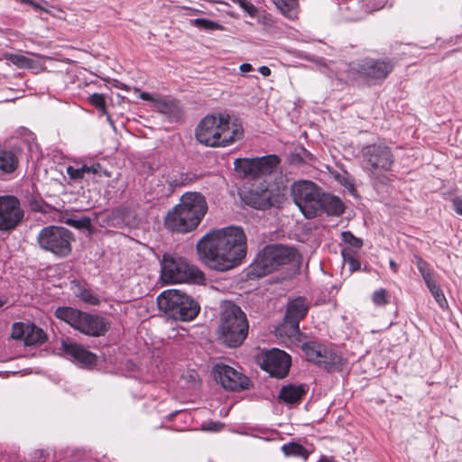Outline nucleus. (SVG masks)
Wrapping results in <instances>:
<instances>
[{"label": "nucleus", "instance_id": "6e6552de", "mask_svg": "<svg viewBox=\"0 0 462 462\" xmlns=\"http://www.w3.org/2000/svg\"><path fill=\"white\" fill-rule=\"evenodd\" d=\"M161 273L162 281L167 283L203 284L206 281L203 272L197 266L171 254H163Z\"/></svg>", "mask_w": 462, "mask_h": 462}, {"label": "nucleus", "instance_id": "8fccbe9b", "mask_svg": "<svg viewBox=\"0 0 462 462\" xmlns=\"http://www.w3.org/2000/svg\"><path fill=\"white\" fill-rule=\"evenodd\" d=\"M6 300L0 299V308L5 304Z\"/></svg>", "mask_w": 462, "mask_h": 462}, {"label": "nucleus", "instance_id": "cd10ccee", "mask_svg": "<svg viewBox=\"0 0 462 462\" xmlns=\"http://www.w3.org/2000/svg\"><path fill=\"white\" fill-rule=\"evenodd\" d=\"M190 23L201 30L205 31H216V30H223L224 27L217 22L206 19V18H197L190 20Z\"/></svg>", "mask_w": 462, "mask_h": 462}, {"label": "nucleus", "instance_id": "412c9836", "mask_svg": "<svg viewBox=\"0 0 462 462\" xmlns=\"http://www.w3.org/2000/svg\"><path fill=\"white\" fill-rule=\"evenodd\" d=\"M66 172L71 180H79L86 176L91 178L93 181H99L102 177L109 178L111 173L104 169L100 163H92L90 165L83 164L80 167L68 166Z\"/></svg>", "mask_w": 462, "mask_h": 462}, {"label": "nucleus", "instance_id": "c9c22d12", "mask_svg": "<svg viewBox=\"0 0 462 462\" xmlns=\"http://www.w3.org/2000/svg\"><path fill=\"white\" fill-rule=\"evenodd\" d=\"M433 298L435 299L436 302L441 309L448 308V301L447 299L442 291V290L439 288L432 292H430Z\"/></svg>", "mask_w": 462, "mask_h": 462}, {"label": "nucleus", "instance_id": "b1692460", "mask_svg": "<svg viewBox=\"0 0 462 462\" xmlns=\"http://www.w3.org/2000/svg\"><path fill=\"white\" fill-rule=\"evenodd\" d=\"M18 166V158L13 151L0 150V170L10 173Z\"/></svg>", "mask_w": 462, "mask_h": 462}, {"label": "nucleus", "instance_id": "c85d7f7f", "mask_svg": "<svg viewBox=\"0 0 462 462\" xmlns=\"http://www.w3.org/2000/svg\"><path fill=\"white\" fill-rule=\"evenodd\" d=\"M75 294L85 303L90 305H97L99 303V300L95 294H93L89 290L80 285L77 287Z\"/></svg>", "mask_w": 462, "mask_h": 462}, {"label": "nucleus", "instance_id": "20e7f679", "mask_svg": "<svg viewBox=\"0 0 462 462\" xmlns=\"http://www.w3.org/2000/svg\"><path fill=\"white\" fill-rule=\"evenodd\" d=\"M207 209L203 195L199 192H187L181 197L180 203L167 213L164 226L172 232H190L199 226Z\"/></svg>", "mask_w": 462, "mask_h": 462}, {"label": "nucleus", "instance_id": "3c124183", "mask_svg": "<svg viewBox=\"0 0 462 462\" xmlns=\"http://www.w3.org/2000/svg\"><path fill=\"white\" fill-rule=\"evenodd\" d=\"M383 7V5H381L380 6L376 7V9H381Z\"/></svg>", "mask_w": 462, "mask_h": 462}, {"label": "nucleus", "instance_id": "ddd939ff", "mask_svg": "<svg viewBox=\"0 0 462 462\" xmlns=\"http://www.w3.org/2000/svg\"><path fill=\"white\" fill-rule=\"evenodd\" d=\"M307 359L325 368L337 370L341 365V356L331 348L317 342H307L302 345Z\"/></svg>", "mask_w": 462, "mask_h": 462}, {"label": "nucleus", "instance_id": "423d86ee", "mask_svg": "<svg viewBox=\"0 0 462 462\" xmlns=\"http://www.w3.org/2000/svg\"><path fill=\"white\" fill-rule=\"evenodd\" d=\"M361 165L373 181L383 183L392 171L394 158L391 148L383 143H372L360 151Z\"/></svg>", "mask_w": 462, "mask_h": 462}, {"label": "nucleus", "instance_id": "72a5a7b5", "mask_svg": "<svg viewBox=\"0 0 462 462\" xmlns=\"http://www.w3.org/2000/svg\"><path fill=\"white\" fill-rule=\"evenodd\" d=\"M341 236H342L343 241L349 244L351 246H353L355 248L362 247L363 241L360 238L356 237L351 232H349V231L342 232Z\"/></svg>", "mask_w": 462, "mask_h": 462}, {"label": "nucleus", "instance_id": "f03ea898", "mask_svg": "<svg viewBox=\"0 0 462 462\" xmlns=\"http://www.w3.org/2000/svg\"><path fill=\"white\" fill-rule=\"evenodd\" d=\"M281 160L275 154L255 158L236 159L234 165L237 173L252 180H263L259 185H253L245 194V203L255 209L265 210L281 203L282 195L278 187L270 185L269 180L281 174Z\"/></svg>", "mask_w": 462, "mask_h": 462}, {"label": "nucleus", "instance_id": "bb28decb", "mask_svg": "<svg viewBox=\"0 0 462 462\" xmlns=\"http://www.w3.org/2000/svg\"><path fill=\"white\" fill-rule=\"evenodd\" d=\"M6 59L18 68L32 69L35 65L33 60L21 54H7Z\"/></svg>", "mask_w": 462, "mask_h": 462}, {"label": "nucleus", "instance_id": "37998d69", "mask_svg": "<svg viewBox=\"0 0 462 462\" xmlns=\"http://www.w3.org/2000/svg\"><path fill=\"white\" fill-rule=\"evenodd\" d=\"M223 427L222 423L215 422L211 423L210 426L208 428V430L217 431L219 430Z\"/></svg>", "mask_w": 462, "mask_h": 462}, {"label": "nucleus", "instance_id": "c03bdc74", "mask_svg": "<svg viewBox=\"0 0 462 462\" xmlns=\"http://www.w3.org/2000/svg\"><path fill=\"white\" fill-rule=\"evenodd\" d=\"M317 462H336L333 457L322 456Z\"/></svg>", "mask_w": 462, "mask_h": 462}, {"label": "nucleus", "instance_id": "f8f14e48", "mask_svg": "<svg viewBox=\"0 0 462 462\" xmlns=\"http://www.w3.org/2000/svg\"><path fill=\"white\" fill-rule=\"evenodd\" d=\"M321 193V189L309 180L297 181L291 187L293 200L307 218H312L320 214Z\"/></svg>", "mask_w": 462, "mask_h": 462}, {"label": "nucleus", "instance_id": "9b49d317", "mask_svg": "<svg viewBox=\"0 0 462 462\" xmlns=\"http://www.w3.org/2000/svg\"><path fill=\"white\" fill-rule=\"evenodd\" d=\"M72 241H74L73 233L63 226H45L37 236V243L42 250L60 258L71 253Z\"/></svg>", "mask_w": 462, "mask_h": 462}, {"label": "nucleus", "instance_id": "5701e85b", "mask_svg": "<svg viewBox=\"0 0 462 462\" xmlns=\"http://www.w3.org/2000/svg\"><path fill=\"white\" fill-rule=\"evenodd\" d=\"M305 393L302 385H286L283 386L280 392L279 398L287 403L298 402Z\"/></svg>", "mask_w": 462, "mask_h": 462}, {"label": "nucleus", "instance_id": "6ab92c4d", "mask_svg": "<svg viewBox=\"0 0 462 462\" xmlns=\"http://www.w3.org/2000/svg\"><path fill=\"white\" fill-rule=\"evenodd\" d=\"M353 69L371 79H384L393 70V64L385 60L365 59L353 63Z\"/></svg>", "mask_w": 462, "mask_h": 462}, {"label": "nucleus", "instance_id": "2eb2a0df", "mask_svg": "<svg viewBox=\"0 0 462 462\" xmlns=\"http://www.w3.org/2000/svg\"><path fill=\"white\" fill-rule=\"evenodd\" d=\"M24 211L14 196H0V231L14 229L23 220Z\"/></svg>", "mask_w": 462, "mask_h": 462}, {"label": "nucleus", "instance_id": "4be33fe9", "mask_svg": "<svg viewBox=\"0 0 462 462\" xmlns=\"http://www.w3.org/2000/svg\"><path fill=\"white\" fill-rule=\"evenodd\" d=\"M319 204L320 214L326 212L328 215L339 216L344 212V205L341 199L329 193L322 191Z\"/></svg>", "mask_w": 462, "mask_h": 462}, {"label": "nucleus", "instance_id": "1a4fd4ad", "mask_svg": "<svg viewBox=\"0 0 462 462\" xmlns=\"http://www.w3.org/2000/svg\"><path fill=\"white\" fill-rule=\"evenodd\" d=\"M297 256V251L292 247L282 245H266L252 263L251 274L258 278L265 276L278 267L294 262Z\"/></svg>", "mask_w": 462, "mask_h": 462}, {"label": "nucleus", "instance_id": "39448f33", "mask_svg": "<svg viewBox=\"0 0 462 462\" xmlns=\"http://www.w3.org/2000/svg\"><path fill=\"white\" fill-rule=\"evenodd\" d=\"M249 324L245 313L232 301L221 304L218 339L229 347L242 345L248 335Z\"/></svg>", "mask_w": 462, "mask_h": 462}, {"label": "nucleus", "instance_id": "7c9ffc66", "mask_svg": "<svg viewBox=\"0 0 462 462\" xmlns=\"http://www.w3.org/2000/svg\"><path fill=\"white\" fill-rule=\"evenodd\" d=\"M65 223L68 226H70L78 228V229H88L89 230L91 228V220L88 217H83L80 218L69 217L65 221Z\"/></svg>", "mask_w": 462, "mask_h": 462}, {"label": "nucleus", "instance_id": "473e14b6", "mask_svg": "<svg viewBox=\"0 0 462 462\" xmlns=\"http://www.w3.org/2000/svg\"><path fill=\"white\" fill-rule=\"evenodd\" d=\"M373 302L377 306H383L388 303V296L386 290L381 288L376 290L372 296Z\"/></svg>", "mask_w": 462, "mask_h": 462}, {"label": "nucleus", "instance_id": "49530a36", "mask_svg": "<svg viewBox=\"0 0 462 462\" xmlns=\"http://www.w3.org/2000/svg\"><path fill=\"white\" fill-rule=\"evenodd\" d=\"M24 3L30 5L31 6H32L36 10L37 9H41V6L37 3H34L32 0L25 1Z\"/></svg>", "mask_w": 462, "mask_h": 462}, {"label": "nucleus", "instance_id": "f257e3e1", "mask_svg": "<svg viewBox=\"0 0 462 462\" xmlns=\"http://www.w3.org/2000/svg\"><path fill=\"white\" fill-rule=\"evenodd\" d=\"M199 259L218 272L228 271L241 263L246 255V236L238 226L212 230L196 245Z\"/></svg>", "mask_w": 462, "mask_h": 462}, {"label": "nucleus", "instance_id": "c756f323", "mask_svg": "<svg viewBox=\"0 0 462 462\" xmlns=\"http://www.w3.org/2000/svg\"><path fill=\"white\" fill-rule=\"evenodd\" d=\"M139 97L143 100L152 102L156 106V107L162 112H165L166 110H168L171 106V102H168V101L161 99V98L154 97L148 92H140Z\"/></svg>", "mask_w": 462, "mask_h": 462}, {"label": "nucleus", "instance_id": "393cba45", "mask_svg": "<svg viewBox=\"0 0 462 462\" xmlns=\"http://www.w3.org/2000/svg\"><path fill=\"white\" fill-rule=\"evenodd\" d=\"M273 5L280 12L290 19H293L298 14V0H272Z\"/></svg>", "mask_w": 462, "mask_h": 462}, {"label": "nucleus", "instance_id": "a18cd8bd", "mask_svg": "<svg viewBox=\"0 0 462 462\" xmlns=\"http://www.w3.org/2000/svg\"><path fill=\"white\" fill-rule=\"evenodd\" d=\"M348 262H349V263H350V265H351V268H352L353 270H355V269H356V268H358V267H359V263H358L355 259L350 258V259L348 260Z\"/></svg>", "mask_w": 462, "mask_h": 462}, {"label": "nucleus", "instance_id": "7ed1b4c3", "mask_svg": "<svg viewBox=\"0 0 462 462\" xmlns=\"http://www.w3.org/2000/svg\"><path fill=\"white\" fill-rule=\"evenodd\" d=\"M242 125L227 114L206 116L195 131L196 139L209 147H226L243 137Z\"/></svg>", "mask_w": 462, "mask_h": 462}, {"label": "nucleus", "instance_id": "a19ab883", "mask_svg": "<svg viewBox=\"0 0 462 462\" xmlns=\"http://www.w3.org/2000/svg\"><path fill=\"white\" fill-rule=\"evenodd\" d=\"M240 71L243 73H246L253 70V67L250 63H243L240 65Z\"/></svg>", "mask_w": 462, "mask_h": 462}, {"label": "nucleus", "instance_id": "4468645a", "mask_svg": "<svg viewBox=\"0 0 462 462\" xmlns=\"http://www.w3.org/2000/svg\"><path fill=\"white\" fill-rule=\"evenodd\" d=\"M258 363L261 368L272 376L283 378L289 372L291 356L282 350L272 348L262 353L258 357Z\"/></svg>", "mask_w": 462, "mask_h": 462}, {"label": "nucleus", "instance_id": "dca6fc26", "mask_svg": "<svg viewBox=\"0 0 462 462\" xmlns=\"http://www.w3.org/2000/svg\"><path fill=\"white\" fill-rule=\"evenodd\" d=\"M309 305L305 298H296L288 303L284 318V323L279 333H285L289 337H298L300 335L299 322L306 316Z\"/></svg>", "mask_w": 462, "mask_h": 462}, {"label": "nucleus", "instance_id": "aec40b11", "mask_svg": "<svg viewBox=\"0 0 462 462\" xmlns=\"http://www.w3.org/2000/svg\"><path fill=\"white\" fill-rule=\"evenodd\" d=\"M61 349L67 357L82 367H92L97 363V356L77 343L63 341Z\"/></svg>", "mask_w": 462, "mask_h": 462}, {"label": "nucleus", "instance_id": "79ce46f5", "mask_svg": "<svg viewBox=\"0 0 462 462\" xmlns=\"http://www.w3.org/2000/svg\"><path fill=\"white\" fill-rule=\"evenodd\" d=\"M259 72L264 77H268L271 75V69L267 66H261L259 68Z\"/></svg>", "mask_w": 462, "mask_h": 462}, {"label": "nucleus", "instance_id": "a211bd4d", "mask_svg": "<svg viewBox=\"0 0 462 462\" xmlns=\"http://www.w3.org/2000/svg\"><path fill=\"white\" fill-rule=\"evenodd\" d=\"M11 336L14 339L23 340L26 346L42 345L47 339L46 333L32 323H14Z\"/></svg>", "mask_w": 462, "mask_h": 462}, {"label": "nucleus", "instance_id": "0eeeda50", "mask_svg": "<svg viewBox=\"0 0 462 462\" xmlns=\"http://www.w3.org/2000/svg\"><path fill=\"white\" fill-rule=\"evenodd\" d=\"M160 310L167 316L181 321L194 319L199 312V305L190 296L179 290H167L157 297Z\"/></svg>", "mask_w": 462, "mask_h": 462}, {"label": "nucleus", "instance_id": "4c0bfd02", "mask_svg": "<svg viewBox=\"0 0 462 462\" xmlns=\"http://www.w3.org/2000/svg\"><path fill=\"white\" fill-rule=\"evenodd\" d=\"M427 288L430 292L439 289V285L438 284L437 281L434 278V274L429 276L428 278L423 280Z\"/></svg>", "mask_w": 462, "mask_h": 462}, {"label": "nucleus", "instance_id": "09e8293b", "mask_svg": "<svg viewBox=\"0 0 462 462\" xmlns=\"http://www.w3.org/2000/svg\"><path fill=\"white\" fill-rule=\"evenodd\" d=\"M32 208L36 211H41V207L39 205H32Z\"/></svg>", "mask_w": 462, "mask_h": 462}, {"label": "nucleus", "instance_id": "58836bf2", "mask_svg": "<svg viewBox=\"0 0 462 462\" xmlns=\"http://www.w3.org/2000/svg\"><path fill=\"white\" fill-rule=\"evenodd\" d=\"M453 209L460 216H462V199L456 197L452 199Z\"/></svg>", "mask_w": 462, "mask_h": 462}, {"label": "nucleus", "instance_id": "9d476101", "mask_svg": "<svg viewBox=\"0 0 462 462\" xmlns=\"http://www.w3.org/2000/svg\"><path fill=\"white\" fill-rule=\"evenodd\" d=\"M55 316L87 336L99 337L108 329V324L103 317L86 313L71 307H59L55 310Z\"/></svg>", "mask_w": 462, "mask_h": 462}, {"label": "nucleus", "instance_id": "a878e982", "mask_svg": "<svg viewBox=\"0 0 462 462\" xmlns=\"http://www.w3.org/2000/svg\"><path fill=\"white\" fill-rule=\"evenodd\" d=\"M282 449L287 456H295L303 458H307L309 456V452L307 451V449L300 444L295 442L284 444Z\"/></svg>", "mask_w": 462, "mask_h": 462}, {"label": "nucleus", "instance_id": "2f4dec72", "mask_svg": "<svg viewBox=\"0 0 462 462\" xmlns=\"http://www.w3.org/2000/svg\"><path fill=\"white\" fill-rule=\"evenodd\" d=\"M416 265L423 280L434 274L433 271L430 268L429 263L425 262L422 258H416Z\"/></svg>", "mask_w": 462, "mask_h": 462}, {"label": "nucleus", "instance_id": "f704fd0d", "mask_svg": "<svg viewBox=\"0 0 462 462\" xmlns=\"http://www.w3.org/2000/svg\"><path fill=\"white\" fill-rule=\"evenodd\" d=\"M234 2L237 4L251 17H255L257 15V8L248 0H234Z\"/></svg>", "mask_w": 462, "mask_h": 462}, {"label": "nucleus", "instance_id": "de8ad7c7", "mask_svg": "<svg viewBox=\"0 0 462 462\" xmlns=\"http://www.w3.org/2000/svg\"><path fill=\"white\" fill-rule=\"evenodd\" d=\"M390 266H391L392 270H393L394 273H397V271H398V266H397V263H396L393 260H390Z\"/></svg>", "mask_w": 462, "mask_h": 462}, {"label": "nucleus", "instance_id": "f3484780", "mask_svg": "<svg viewBox=\"0 0 462 462\" xmlns=\"http://www.w3.org/2000/svg\"><path fill=\"white\" fill-rule=\"evenodd\" d=\"M214 377L223 388L229 391H241L248 388L249 379L235 368L217 364L213 368Z\"/></svg>", "mask_w": 462, "mask_h": 462}, {"label": "nucleus", "instance_id": "ea45409f", "mask_svg": "<svg viewBox=\"0 0 462 462\" xmlns=\"http://www.w3.org/2000/svg\"><path fill=\"white\" fill-rule=\"evenodd\" d=\"M188 180V177L184 174L180 175V179H171L170 182L173 186H182L186 184V180Z\"/></svg>", "mask_w": 462, "mask_h": 462}, {"label": "nucleus", "instance_id": "e433bc0d", "mask_svg": "<svg viewBox=\"0 0 462 462\" xmlns=\"http://www.w3.org/2000/svg\"><path fill=\"white\" fill-rule=\"evenodd\" d=\"M89 102L97 108L105 107V98L102 94L94 93L89 97Z\"/></svg>", "mask_w": 462, "mask_h": 462}]
</instances>
